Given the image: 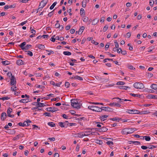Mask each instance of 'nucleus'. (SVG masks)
I'll return each instance as SVG.
<instances>
[{"mask_svg":"<svg viewBox=\"0 0 157 157\" xmlns=\"http://www.w3.org/2000/svg\"><path fill=\"white\" fill-rule=\"evenodd\" d=\"M28 99H23L20 100L19 101L20 102L23 103H26L28 102Z\"/></svg>","mask_w":157,"mask_h":157,"instance_id":"c85d7f7f","label":"nucleus"},{"mask_svg":"<svg viewBox=\"0 0 157 157\" xmlns=\"http://www.w3.org/2000/svg\"><path fill=\"white\" fill-rule=\"evenodd\" d=\"M130 95L132 96L133 97H138L139 98H140L141 96V95L139 94H132V93L130 94Z\"/></svg>","mask_w":157,"mask_h":157,"instance_id":"c756f323","label":"nucleus"},{"mask_svg":"<svg viewBox=\"0 0 157 157\" xmlns=\"http://www.w3.org/2000/svg\"><path fill=\"white\" fill-rule=\"evenodd\" d=\"M85 29V27L84 26H82L79 29L78 31V34L79 35L81 34L83 31Z\"/></svg>","mask_w":157,"mask_h":157,"instance_id":"a211bd4d","label":"nucleus"},{"mask_svg":"<svg viewBox=\"0 0 157 157\" xmlns=\"http://www.w3.org/2000/svg\"><path fill=\"white\" fill-rule=\"evenodd\" d=\"M99 19L97 18H95L93 19L92 22V25H95L97 24L99 21Z\"/></svg>","mask_w":157,"mask_h":157,"instance_id":"2eb2a0df","label":"nucleus"},{"mask_svg":"<svg viewBox=\"0 0 157 157\" xmlns=\"http://www.w3.org/2000/svg\"><path fill=\"white\" fill-rule=\"evenodd\" d=\"M59 126L62 128H67L68 126V125H66L63 122H59Z\"/></svg>","mask_w":157,"mask_h":157,"instance_id":"dca6fc26","label":"nucleus"},{"mask_svg":"<svg viewBox=\"0 0 157 157\" xmlns=\"http://www.w3.org/2000/svg\"><path fill=\"white\" fill-rule=\"evenodd\" d=\"M16 64L19 65H21L24 64L23 63V61L21 59L17 60L16 62Z\"/></svg>","mask_w":157,"mask_h":157,"instance_id":"412c9836","label":"nucleus"},{"mask_svg":"<svg viewBox=\"0 0 157 157\" xmlns=\"http://www.w3.org/2000/svg\"><path fill=\"white\" fill-rule=\"evenodd\" d=\"M109 43H107V44L105 45V50H107L109 47Z\"/></svg>","mask_w":157,"mask_h":157,"instance_id":"bf43d9fd","label":"nucleus"},{"mask_svg":"<svg viewBox=\"0 0 157 157\" xmlns=\"http://www.w3.org/2000/svg\"><path fill=\"white\" fill-rule=\"evenodd\" d=\"M65 85L67 88H68L69 87L70 83L68 82H65Z\"/></svg>","mask_w":157,"mask_h":157,"instance_id":"de8ad7c7","label":"nucleus"},{"mask_svg":"<svg viewBox=\"0 0 157 157\" xmlns=\"http://www.w3.org/2000/svg\"><path fill=\"white\" fill-rule=\"evenodd\" d=\"M48 2V0H43L41 1V2L40 3L39 6V8L38 9L37 11L40 9L43 8L47 4Z\"/></svg>","mask_w":157,"mask_h":157,"instance_id":"20e7f679","label":"nucleus"},{"mask_svg":"<svg viewBox=\"0 0 157 157\" xmlns=\"http://www.w3.org/2000/svg\"><path fill=\"white\" fill-rule=\"evenodd\" d=\"M128 144H133L135 145H140V142L138 141H128Z\"/></svg>","mask_w":157,"mask_h":157,"instance_id":"9b49d317","label":"nucleus"},{"mask_svg":"<svg viewBox=\"0 0 157 157\" xmlns=\"http://www.w3.org/2000/svg\"><path fill=\"white\" fill-rule=\"evenodd\" d=\"M133 86L137 89H142L144 88V85L141 83L136 82L134 83Z\"/></svg>","mask_w":157,"mask_h":157,"instance_id":"7ed1b4c3","label":"nucleus"},{"mask_svg":"<svg viewBox=\"0 0 157 157\" xmlns=\"http://www.w3.org/2000/svg\"><path fill=\"white\" fill-rule=\"evenodd\" d=\"M12 112V109L11 108L9 107L7 109V116L9 117L13 118L14 117V115H11L10 114Z\"/></svg>","mask_w":157,"mask_h":157,"instance_id":"6e6552de","label":"nucleus"},{"mask_svg":"<svg viewBox=\"0 0 157 157\" xmlns=\"http://www.w3.org/2000/svg\"><path fill=\"white\" fill-rule=\"evenodd\" d=\"M156 146L152 145H151L150 146L148 147V148L151 149H152L153 148H156Z\"/></svg>","mask_w":157,"mask_h":157,"instance_id":"a18cd8bd","label":"nucleus"},{"mask_svg":"<svg viewBox=\"0 0 157 157\" xmlns=\"http://www.w3.org/2000/svg\"><path fill=\"white\" fill-rule=\"evenodd\" d=\"M7 115L6 113L5 112H3L1 114V120L2 121H4L5 120V119L6 118V117Z\"/></svg>","mask_w":157,"mask_h":157,"instance_id":"f8f14e48","label":"nucleus"},{"mask_svg":"<svg viewBox=\"0 0 157 157\" xmlns=\"http://www.w3.org/2000/svg\"><path fill=\"white\" fill-rule=\"evenodd\" d=\"M101 109L102 110H104L106 111L112 112L113 111V109L109 107H101Z\"/></svg>","mask_w":157,"mask_h":157,"instance_id":"1a4fd4ad","label":"nucleus"},{"mask_svg":"<svg viewBox=\"0 0 157 157\" xmlns=\"http://www.w3.org/2000/svg\"><path fill=\"white\" fill-rule=\"evenodd\" d=\"M96 140V143L98 144H99V145H101L102 144V141L101 140Z\"/></svg>","mask_w":157,"mask_h":157,"instance_id":"72a5a7b5","label":"nucleus"},{"mask_svg":"<svg viewBox=\"0 0 157 157\" xmlns=\"http://www.w3.org/2000/svg\"><path fill=\"white\" fill-rule=\"evenodd\" d=\"M46 110L48 112L53 113L58 110V109L54 107H50L46 108Z\"/></svg>","mask_w":157,"mask_h":157,"instance_id":"39448f33","label":"nucleus"},{"mask_svg":"<svg viewBox=\"0 0 157 157\" xmlns=\"http://www.w3.org/2000/svg\"><path fill=\"white\" fill-rule=\"evenodd\" d=\"M119 88L121 89L127 90L128 88L130 89V87L128 86H120Z\"/></svg>","mask_w":157,"mask_h":157,"instance_id":"a878e982","label":"nucleus"},{"mask_svg":"<svg viewBox=\"0 0 157 157\" xmlns=\"http://www.w3.org/2000/svg\"><path fill=\"white\" fill-rule=\"evenodd\" d=\"M75 79H78L81 81L83 80V78L82 77L79 76L78 75L76 76Z\"/></svg>","mask_w":157,"mask_h":157,"instance_id":"c03bdc74","label":"nucleus"},{"mask_svg":"<svg viewBox=\"0 0 157 157\" xmlns=\"http://www.w3.org/2000/svg\"><path fill=\"white\" fill-rule=\"evenodd\" d=\"M55 36V35L53 36L50 39V40L53 42H54L56 40L55 38H54Z\"/></svg>","mask_w":157,"mask_h":157,"instance_id":"864d4df0","label":"nucleus"},{"mask_svg":"<svg viewBox=\"0 0 157 157\" xmlns=\"http://www.w3.org/2000/svg\"><path fill=\"white\" fill-rule=\"evenodd\" d=\"M93 111L97 112H101L102 111V109H101V107L100 108L97 106H94Z\"/></svg>","mask_w":157,"mask_h":157,"instance_id":"9d476101","label":"nucleus"},{"mask_svg":"<svg viewBox=\"0 0 157 157\" xmlns=\"http://www.w3.org/2000/svg\"><path fill=\"white\" fill-rule=\"evenodd\" d=\"M82 18L83 21L85 22H87L89 19L88 17L85 16H83Z\"/></svg>","mask_w":157,"mask_h":157,"instance_id":"2f4dec72","label":"nucleus"},{"mask_svg":"<svg viewBox=\"0 0 157 157\" xmlns=\"http://www.w3.org/2000/svg\"><path fill=\"white\" fill-rule=\"evenodd\" d=\"M143 139H144V138H145V140L147 141H149L151 140V138L149 136H142Z\"/></svg>","mask_w":157,"mask_h":157,"instance_id":"393cba45","label":"nucleus"},{"mask_svg":"<svg viewBox=\"0 0 157 157\" xmlns=\"http://www.w3.org/2000/svg\"><path fill=\"white\" fill-rule=\"evenodd\" d=\"M127 67L130 70H135V68L134 67H133L131 65L128 64L127 65Z\"/></svg>","mask_w":157,"mask_h":157,"instance_id":"7c9ffc66","label":"nucleus"},{"mask_svg":"<svg viewBox=\"0 0 157 157\" xmlns=\"http://www.w3.org/2000/svg\"><path fill=\"white\" fill-rule=\"evenodd\" d=\"M126 112L130 114H138L139 111L137 110L129 109Z\"/></svg>","mask_w":157,"mask_h":157,"instance_id":"423d86ee","label":"nucleus"},{"mask_svg":"<svg viewBox=\"0 0 157 157\" xmlns=\"http://www.w3.org/2000/svg\"><path fill=\"white\" fill-rule=\"evenodd\" d=\"M147 98H148L157 99V96L153 94H150L147 95Z\"/></svg>","mask_w":157,"mask_h":157,"instance_id":"4468645a","label":"nucleus"},{"mask_svg":"<svg viewBox=\"0 0 157 157\" xmlns=\"http://www.w3.org/2000/svg\"><path fill=\"white\" fill-rule=\"evenodd\" d=\"M48 125L51 127H55L56 124L53 122H49L48 124Z\"/></svg>","mask_w":157,"mask_h":157,"instance_id":"cd10ccee","label":"nucleus"},{"mask_svg":"<svg viewBox=\"0 0 157 157\" xmlns=\"http://www.w3.org/2000/svg\"><path fill=\"white\" fill-rule=\"evenodd\" d=\"M44 115L48 117H51L50 113L48 112H45L44 114Z\"/></svg>","mask_w":157,"mask_h":157,"instance_id":"e2e57ef3","label":"nucleus"},{"mask_svg":"<svg viewBox=\"0 0 157 157\" xmlns=\"http://www.w3.org/2000/svg\"><path fill=\"white\" fill-rule=\"evenodd\" d=\"M108 28V26L107 25H105L103 28V31L104 32L107 31Z\"/></svg>","mask_w":157,"mask_h":157,"instance_id":"49530a36","label":"nucleus"},{"mask_svg":"<svg viewBox=\"0 0 157 157\" xmlns=\"http://www.w3.org/2000/svg\"><path fill=\"white\" fill-rule=\"evenodd\" d=\"M2 63L4 65H7L9 64V62L8 61L6 60L5 61H2Z\"/></svg>","mask_w":157,"mask_h":157,"instance_id":"79ce46f5","label":"nucleus"},{"mask_svg":"<svg viewBox=\"0 0 157 157\" xmlns=\"http://www.w3.org/2000/svg\"><path fill=\"white\" fill-rule=\"evenodd\" d=\"M96 124H98L97 125V127H102V126L101 125H103V124L102 123H101L100 122H96Z\"/></svg>","mask_w":157,"mask_h":157,"instance_id":"ea45409f","label":"nucleus"},{"mask_svg":"<svg viewBox=\"0 0 157 157\" xmlns=\"http://www.w3.org/2000/svg\"><path fill=\"white\" fill-rule=\"evenodd\" d=\"M31 45L30 44H27L26 45L25 47H24L23 50H28L29 48L31 46Z\"/></svg>","mask_w":157,"mask_h":157,"instance_id":"58836bf2","label":"nucleus"},{"mask_svg":"<svg viewBox=\"0 0 157 157\" xmlns=\"http://www.w3.org/2000/svg\"><path fill=\"white\" fill-rule=\"evenodd\" d=\"M60 99L59 98H52L51 99V101H58Z\"/></svg>","mask_w":157,"mask_h":157,"instance_id":"5fc2aeb1","label":"nucleus"},{"mask_svg":"<svg viewBox=\"0 0 157 157\" xmlns=\"http://www.w3.org/2000/svg\"><path fill=\"white\" fill-rule=\"evenodd\" d=\"M16 78L14 76H11V81L10 83L11 86L14 85H16Z\"/></svg>","mask_w":157,"mask_h":157,"instance_id":"0eeeda50","label":"nucleus"},{"mask_svg":"<svg viewBox=\"0 0 157 157\" xmlns=\"http://www.w3.org/2000/svg\"><path fill=\"white\" fill-rule=\"evenodd\" d=\"M61 84L62 82H59L58 83H56L55 84V85L58 87H60V85Z\"/></svg>","mask_w":157,"mask_h":157,"instance_id":"774afa93","label":"nucleus"},{"mask_svg":"<svg viewBox=\"0 0 157 157\" xmlns=\"http://www.w3.org/2000/svg\"><path fill=\"white\" fill-rule=\"evenodd\" d=\"M137 129L135 128H124L121 131V133L122 134L125 135L128 134L132 133L134 131H136Z\"/></svg>","mask_w":157,"mask_h":157,"instance_id":"f257e3e1","label":"nucleus"},{"mask_svg":"<svg viewBox=\"0 0 157 157\" xmlns=\"http://www.w3.org/2000/svg\"><path fill=\"white\" fill-rule=\"evenodd\" d=\"M80 14L81 15H85V11L84 10L83 8H81L80 10Z\"/></svg>","mask_w":157,"mask_h":157,"instance_id":"f704fd0d","label":"nucleus"},{"mask_svg":"<svg viewBox=\"0 0 157 157\" xmlns=\"http://www.w3.org/2000/svg\"><path fill=\"white\" fill-rule=\"evenodd\" d=\"M82 7L83 8L85 7L86 6V2H84L83 1H82Z\"/></svg>","mask_w":157,"mask_h":157,"instance_id":"603ef678","label":"nucleus"},{"mask_svg":"<svg viewBox=\"0 0 157 157\" xmlns=\"http://www.w3.org/2000/svg\"><path fill=\"white\" fill-rule=\"evenodd\" d=\"M109 105L110 106H116L117 107H120L121 106V105L118 103H112L109 104Z\"/></svg>","mask_w":157,"mask_h":157,"instance_id":"f3484780","label":"nucleus"},{"mask_svg":"<svg viewBox=\"0 0 157 157\" xmlns=\"http://www.w3.org/2000/svg\"><path fill=\"white\" fill-rule=\"evenodd\" d=\"M19 135H17L16 137H14L13 138V140H15L19 139Z\"/></svg>","mask_w":157,"mask_h":157,"instance_id":"0e129e2a","label":"nucleus"},{"mask_svg":"<svg viewBox=\"0 0 157 157\" xmlns=\"http://www.w3.org/2000/svg\"><path fill=\"white\" fill-rule=\"evenodd\" d=\"M36 47L41 50L44 49L45 48L44 45L41 44L36 45Z\"/></svg>","mask_w":157,"mask_h":157,"instance_id":"aec40b11","label":"nucleus"},{"mask_svg":"<svg viewBox=\"0 0 157 157\" xmlns=\"http://www.w3.org/2000/svg\"><path fill=\"white\" fill-rule=\"evenodd\" d=\"M63 54L65 55L70 56L71 55V53L69 52L64 51L63 52Z\"/></svg>","mask_w":157,"mask_h":157,"instance_id":"e433bc0d","label":"nucleus"},{"mask_svg":"<svg viewBox=\"0 0 157 157\" xmlns=\"http://www.w3.org/2000/svg\"><path fill=\"white\" fill-rule=\"evenodd\" d=\"M10 98H9L7 97H2L1 98V100H2L3 101L6 100H8Z\"/></svg>","mask_w":157,"mask_h":157,"instance_id":"680f3d73","label":"nucleus"},{"mask_svg":"<svg viewBox=\"0 0 157 157\" xmlns=\"http://www.w3.org/2000/svg\"><path fill=\"white\" fill-rule=\"evenodd\" d=\"M78 136H75V137H79V138H82L83 136H84L86 135H85V133H84L83 132H80L78 133Z\"/></svg>","mask_w":157,"mask_h":157,"instance_id":"ddd939ff","label":"nucleus"},{"mask_svg":"<svg viewBox=\"0 0 157 157\" xmlns=\"http://www.w3.org/2000/svg\"><path fill=\"white\" fill-rule=\"evenodd\" d=\"M27 54L30 56H33V53L31 51H28Z\"/></svg>","mask_w":157,"mask_h":157,"instance_id":"69168bd1","label":"nucleus"},{"mask_svg":"<svg viewBox=\"0 0 157 157\" xmlns=\"http://www.w3.org/2000/svg\"><path fill=\"white\" fill-rule=\"evenodd\" d=\"M151 88L157 91V84H152L150 86Z\"/></svg>","mask_w":157,"mask_h":157,"instance_id":"4be33fe9","label":"nucleus"},{"mask_svg":"<svg viewBox=\"0 0 157 157\" xmlns=\"http://www.w3.org/2000/svg\"><path fill=\"white\" fill-rule=\"evenodd\" d=\"M95 106H88V109H90L93 111V109Z\"/></svg>","mask_w":157,"mask_h":157,"instance_id":"13d9d810","label":"nucleus"},{"mask_svg":"<svg viewBox=\"0 0 157 157\" xmlns=\"http://www.w3.org/2000/svg\"><path fill=\"white\" fill-rule=\"evenodd\" d=\"M107 130L108 129L103 126L99 129L100 132H105L107 131Z\"/></svg>","mask_w":157,"mask_h":157,"instance_id":"6ab92c4d","label":"nucleus"},{"mask_svg":"<svg viewBox=\"0 0 157 157\" xmlns=\"http://www.w3.org/2000/svg\"><path fill=\"white\" fill-rule=\"evenodd\" d=\"M109 81L108 78H101V79L100 80V81L101 82H106Z\"/></svg>","mask_w":157,"mask_h":157,"instance_id":"b1692460","label":"nucleus"},{"mask_svg":"<svg viewBox=\"0 0 157 157\" xmlns=\"http://www.w3.org/2000/svg\"><path fill=\"white\" fill-rule=\"evenodd\" d=\"M106 144L108 145L112 146L113 144V143L112 141H109L106 143Z\"/></svg>","mask_w":157,"mask_h":157,"instance_id":"09e8293b","label":"nucleus"},{"mask_svg":"<svg viewBox=\"0 0 157 157\" xmlns=\"http://www.w3.org/2000/svg\"><path fill=\"white\" fill-rule=\"evenodd\" d=\"M94 132H85V134L86 135L85 136H88L89 135H92L94 134Z\"/></svg>","mask_w":157,"mask_h":157,"instance_id":"5701e85b","label":"nucleus"},{"mask_svg":"<svg viewBox=\"0 0 157 157\" xmlns=\"http://www.w3.org/2000/svg\"><path fill=\"white\" fill-rule=\"evenodd\" d=\"M45 106L44 104L43 103H40V102H38V107H44Z\"/></svg>","mask_w":157,"mask_h":157,"instance_id":"37998d69","label":"nucleus"},{"mask_svg":"<svg viewBox=\"0 0 157 157\" xmlns=\"http://www.w3.org/2000/svg\"><path fill=\"white\" fill-rule=\"evenodd\" d=\"M26 44V42H23L22 43L20 44V47L22 50H24V49L25 47H24V46Z\"/></svg>","mask_w":157,"mask_h":157,"instance_id":"bb28decb","label":"nucleus"},{"mask_svg":"<svg viewBox=\"0 0 157 157\" xmlns=\"http://www.w3.org/2000/svg\"><path fill=\"white\" fill-rule=\"evenodd\" d=\"M23 124H24V126H28L29 125V124H28L27 121H25L24 122Z\"/></svg>","mask_w":157,"mask_h":157,"instance_id":"4d7b16f0","label":"nucleus"},{"mask_svg":"<svg viewBox=\"0 0 157 157\" xmlns=\"http://www.w3.org/2000/svg\"><path fill=\"white\" fill-rule=\"evenodd\" d=\"M108 116V115H107L102 116L100 117L101 120H102L103 121H104L105 120V118L107 117Z\"/></svg>","mask_w":157,"mask_h":157,"instance_id":"473e14b6","label":"nucleus"},{"mask_svg":"<svg viewBox=\"0 0 157 157\" xmlns=\"http://www.w3.org/2000/svg\"><path fill=\"white\" fill-rule=\"evenodd\" d=\"M54 10H53L52 11L49 13L48 14V16L49 17H51L53 15V12L54 11Z\"/></svg>","mask_w":157,"mask_h":157,"instance_id":"052dcab7","label":"nucleus"},{"mask_svg":"<svg viewBox=\"0 0 157 157\" xmlns=\"http://www.w3.org/2000/svg\"><path fill=\"white\" fill-rule=\"evenodd\" d=\"M91 104H94V105H104L103 103H99V102H91Z\"/></svg>","mask_w":157,"mask_h":157,"instance_id":"8fccbe9b","label":"nucleus"},{"mask_svg":"<svg viewBox=\"0 0 157 157\" xmlns=\"http://www.w3.org/2000/svg\"><path fill=\"white\" fill-rule=\"evenodd\" d=\"M55 27L56 28H59L60 27V25L59 23V21H56V23L55 25Z\"/></svg>","mask_w":157,"mask_h":157,"instance_id":"c9c22d12","label":"nucleus"},{"mask_svg":"<svg viewBox=\"0 0 157 157\" xmlns=\"http://www.w3.org/2000/svg\"><path fill=\"white\" fill-rule=\"evenodd\" d=\"M114 43L115 44V46L116 48H118L119 47V45H118V43L117 42V40L115 41L114 42Z\"/></svg>","mask_w":157,"mask_h":157,"instance_id":"6e6d98bb","label":"nucleus"},{"mask_svg":"<svg viewBox=\"0 0 157 157\" xmlns=\"http://www.w3.org/2000/svg\"><path fill=\"white\" fill-rule=\"evenodd\" d=\"M121 119H119V118H117V117H115V118H110V120H112L113 121H117L118 120H120Z\"/></svg>","mask_w":157,"mask_h":157,"instance_id":"3c124183","label":"nucleus"},{"mask_svg":"<svg viewBox=\"0 0 157 157\" xmlns=\"http://www.w3.org/2000/svg\"><path fill=\"white\" fill-rule=\"evenodd\" d=\"M125 84V83L124 82L122 81H119L117 82V85H123Z\"/></svg>","mask_w":157,"mask_h":157,"instance_id":"a19ab883","label":"nucleus"},{"mask_svg":"<svg viewBox=\"0 0 157 157\" xmlns=\"http://www.w3.org/2000/svg\"><path fill=\"white\" fill-rule=\"evenodd\" d=\"M105 17H102L101 19H100V22H103L104 21H105Z\"/></svg>","mask_w":157,"mask_h":157,"instance_id":"338daca9","label":"nucleus"},{"mask_svg":"<svg viewBox=\"0 0 157 157\" xmlns=\"http://www.w3.org/2000/svg\"><path fill=\"white\" fill-rule=\"evenodd\" d=\"M57 4V2H55L54 3H53V4L50 7V9L51 10L53 9L55 6Z\"/></svg>","mask_w":157,"mask_h":157,"instance_id":"4c0bfd02","label":"nucleus"},{"mask_svg":"<svg viewBox=\"0 0 157 157\" xmlns=\"http://www.w3.org/2000/svg\"><path fill=\"white\" fill-rule=\"evenodd\" d=\"M71 105L74 108L79 109L81 108V105L78 102L77 99H73L71 100Z\"/></svg>","mask_w":157,"mask_h":157,"instance_id":"f03ea898","label":"nucleus"}]
</instances>
